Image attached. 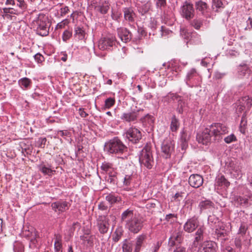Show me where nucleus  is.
<instances>
[{
    "label": "nucleus",
    "mask_w": 252,
    "mask_h": 252,
    "mask_svg": "<svg viewBox=\"0 0 252 252\" xmlns=\"http://www.w3.org/2000/svg\"><path fill=\"white\" fill-rule=\"evenodd\" d=\"M215 185L216 187H218V189H226L229 186L230 183L226 180L224 176L221 175L216 178Z\"/></svg>",
    "instance_id": "nucleus-23"
},
{
    "label": "nucleus",
    "mask_w": 252,
    "mask_h": 252,
    "mask_svg": "<svg viewBox=\"0 0 252 252\" xmlns=\"http://www.w3.org/2000/svg\"><path fill=\"white\" fill-rule=\"evenodd\" d=\"M18 83L19 86L23 90H27L30 89L32 85V80L27 77L21 78L18 80Z\"/></svg>",
    "instance_id": "nucleus-27"
},
{
    "label": "nucleus",
    "mask_w": 252,
    "mask_h": 252,
    "mask_svg": "<svg viewBox=\"0 0 252 252\" xmlns=\"http://www.w3.org/2000/svg\"><path fill=\"white\" fill-rule=\"evenodd\" d=\"M153 117L151 115H150L149 114L146 115L144 117L141 118V121L142 122H144V121H146L147 120L150 119L152 121H153Z\"/></svg>",
    "instance_id": "nucleus-59"
},
{
    "label": "nucleus",
    "mask_w": 252,
    "mask_h": 252,
    "mask_svg": "<svg viewBox=\"0 0 252 252\" xmlns=\"http://www.w3.org/2000/svg\"><path fill=\"white\" fill-rule=\"evenodd\" d=\"M217 244L210 241H205L199 247L198 252H216Z\"/></svg>",
    "instance_id": "nucleus-18"
},
{
    "label": "nucleus",
    "mask_w": 252,
    "mask_h": 252,
    "mask_svg": "<svg viewBox=\"0 0 252 252\" xmlns=\"http://www.w3.org/2000/svg\"><path fill=\"white\" fill-rule=\"evenodd\" d=\"M74 35L78 39L82 40L85 38V32L82 28L77 27L75 28Z\"/></svg>",
    "instance_id": "nucleus-33"
},
{
    "label": "nucleus",
    "mask_w": 252,
    "mask_h": 252,
    "mask_svg": "<svg viewBox=\"0 0 252 252\" xmlns=\"http://www.w3.org/2000/svg\"><path fill=\"white\" fill-rule=\"evenodd\" d=\"M189 185L194 188L201 187L203 183V178L199 174H191L189 178Z\"/></svg>",
    "instance_id": "nucleus-20"
},
{
    "label": "nucleus",
    "mask_w": 252,
    "mask_h": 252,
    "mask_svg": "<svg viewBox=\"0 0 252 252\" xmlns=\"http://www.w3.org/2000/svg\"><path fill=\"white\" fill-rule=\"evenodd\" d=\"M168 96H170L171 97V98L174 100L175 99L177 100L180 97V96L177 95L176 94H172V93H169L168 94Z\"/></svg>",
    "instance_id": "nucleus-63"
},
{
    "label": "nucleus",
    "mask_w": 252,
    "mask_h": 252,
    "mask_svg": "<svg viewBox=\"0 0 252 252\" xmlns=\"http://www.w3.org/2000/svg\"><path fill=\"white\" fill-rule=\"evenodd\" d=\"M214 203L209 200H205L200 202L198 207L200 212L201 213L203 210L208 209L213 207Z\"/></svg>",
    "instance_id": "nucleus-29"
},
{
    "label": "nucleus",
    "mask_w": 252,
    "mask_h": 252,
    "mask_svg": "<svg viewBox=\"0 0 252 252\" xmlns=\"http://www.w3.org/2000/svg\"><path fill=\"white\" fill-rule=\"evenodd\" d=\"M198 75L195 69L191 68L187 73L186 78V83L190 87L194 85V78Z\"/></svg>",
    "instance_id": "nucleus-25"
},
{
    "label": "nucleus",
    "mask_w": 252,
    "mask_h": 252,
    "mask_svg": "<svg viewBox=\"0 0 252 252\" xmlns=\"http://www.w3.org/2000/svg\"><path fill=\"white\" fill-rule=\"evenodd\" d=\"M199 226V221L195 217H192L187 220L184 225V230L188 233H191Z\"/></svg>",
    "instance_id": "nucleus-15"
},
{
    "label": "nucleus",
    "mask_w": 252,
    "mask_h": 252,
    "mask_svg": "<svg viewBox=\"0 0 252 252\" xmlns=\"http://www.w3.org/2000/svg\"><path fill=\"white\" fill-rule=\"evenodd\" d=\"M34 58L38 63H41L43 61H44V57L39 53L35 54L34 56Z\"/></svg>",
    "instance_id": "nucleus-51"
},
{
    "label": "nucleus",
    "mask_w": 252,
    "mask_h": 252,
    "mask_svg": "<svg viewBox=\"0 0 252 252\" xmlns=\"http://www.w3.org/2000/svg\"><path fill=\"white\" fill-rule=\"evenodd\" d=\"M234 243L236 247L240 250L242 247L241 239L240 238H236Z\"/></svg>",
    "instance_id": "nucleus-55"
},
{
    "label": "nucleus",
    "mask_w": 252,
    "mask_h": 252,
    "mask_svg": "<svg viewBox=\"0 0 252 252\" xmlns=\"http://www.w3.org/2000/svg\"><path fill=\"white\" fill-rule=\"evenodd\" d=\"M126 137L132 143H137L142 137L141 133L136 128H130L126 132Z\"/></svg>",
    "instance_id": "nucleus-13"
},
{
    "label": "nucleus",
    "mask_w": 252,
    "mask_h": 252,
    "mask_svg": "<svg viewBox=\"0 0 252 252\" xmlns=\"http://www.w3.org/2000/svg\"><path fill=\"white\" fill-rule=\"evenodd\" d=\"M228 232L224 229V226L222 225L220 228H217L215 231V236L218 239H220L221 242L225 241L227 236Z\"/></svg>",
    "instance_id": "nucleus-26"
},
{
    "label": "nucleus",
    "mask_w": 252,
    "mask_h": 252,
    "mask_svg": "<svg viewBox=\"0 0 252 252\" xmlns=\"http://www.w3.org/2000/svg\"><path fill=\"white\" fill-rule=\"evenodd\" d=\"M162 156L165 158H170L174 150V142L170 139L163 140L161 146Z\"/></svg>",
    "instance_id": "nucleus-10"
},
{
    "label": "nucleus",
    "mask_w": 252,
    "mask_h": 252,
    "mask_svg": "<svg viewBox=\"0 0 252 252\" xmlns=\"http://www.w3.org/2000/svg\"><path fill=\"white\" fill-rule=\"evenodd\" d=\"M39 170L42 172L44 175L51 176L53 173L55 172L51 168L49 165H46L44 163H42L38 166Z\"/></svg>",
    "instance_id": "nucleus-28"
},
{
    "label": "nucleus",
    "mask_w": 252,
    "mask_h": 252,
    "mask_svg": "<svg viewBox=\"0 0 252 252\" xmlns=\"http://www.w3.org/2000/svg\"><path fill=\"white\" fill-rule=\"evenodd\" d=\"M218 220L219 219L215 217V216L213 215V216H210L209 217H208V221H211V222H214L215 223H216L217 221H218Z\"/></svg>",
    "instance_id": "nucleus-61"
},
{
    "label": "nucleus",
    "mask_w": 252,
    "mask_h": 252,
    "mask_svg": "<svg viewBox=\"0 0 252 252\" xmlns=\"http://www.w3.org/2000/svg\"><path fill=\"white\" fill-rule=\"evenodd\" d=\"M184 239V232L183 231L178 230L174 231L169 239V245L171 247L176 245V243L181 244Z\"/></svg>",
    "instance_id": "nucleus-17"
},
{
    "label": "nucleus",
    "mask_w": 252,
    "mask_h": 252,
    "mask_svg": "<svg viewBox=\"0 0 252 252\" xmlns=\"http://www.w3.org/2000/svg\"><path fill=\"white\" fill-rule=\"evenodd\" d=\"M195 11L205 17L210 15V7L209 4L202 0H197L194 2Z\"/></svg>",
    "instance_id": "nucleus-12"
},
{
    "label": "nucleus",
    "mask_w": 252,
    "mask_h": 252,
    "mask_svg": "<svg viewBox=\"0 0 252 252\" xmlns=\"http://www.w3.org/2000/svg\"><path fill=\"white\" fill-rule=\"evenodd\" d=\"M115 99L114 98L109 97L107 98L105 100L104 109H109L115 104Z\"/></svg>",
    "instance_id": "nucleus-40"
},
{
    "label": "nucleus",
    "mask_w": 252,
    "mask_h": 252,
    "mask_svg": "<svg viewBox=\"0 0 252 252\" xmlns=\"http://www.w3.org/2000/svg\"><path fill=\"white\" fill-rule=\"evenodd\" d=\"M233 200L237 206L247 208L252 205V193L249 192L244 196H235Z\"/></svg>",
    "instance_id": "nucleus-8"
},
{
    "label": "nucleus",
    "mask_w": 252,
    "mask_h": 252,
    "mask_svg": "<svg viewBox=\"0 0 252 252\" xmlns=\"http://www.w3.org/2000/svg\"><path fill=\"white\" fill-rule=\"evenodd\" d=\"M14 252H23L24 248L22 244L19 242H15L13 245Z\"/></svg>",
    "instance_id": "nucleus-42"
},
{
    "label": "nucleus",
    "mask_w": 252,
    "mask_h": 252,
    "mask_svg": "<svg viewBox=\"0 0 252 252\" xmlns=\"http://www.w3.org/2000/svg\"><path fill=\"white\" fill-rule=\"evenodd\" d=\"M132 243L129 240L125 239L122 243L123 252H132Z\"/></svg>",
    "instance_id": "nucleus-30"
},
{
    "label": "nucleus",
    "mask_w": 252,
    "mask_h": 252,
    "mask_svg": "<svg viewBox=\"0 0 252 252\" xmlns=\"http://www.w3.org/2000/svg\"><path fill=\"white\" fill-rule=\"evenodd\" d=\"M228 132L227 127L222 124L214 123L205 128L201 132L196 135V140L199 143L207 145L213 137L215 141H219L222 138V135Z\"/></svg>",
    "instance_id": "nucleus-1"
},
{
    "label": "nucleus",
    "mask_w": 252,
    "mask_h": 252,
    "mask_svg": "<svg viewBox=\"0 0 252 252\" xmlns=\"http://www.w3.org/2000/svg\"><path fill=\"white\" fill-rule=\"evenodd\" d=\"M69 12V9L68 6H65L60 9L61 16L63 17Z\"/></svg>",
    "instance_id": "nucleus-52"
},
{
    "label": "nucleus",
    "mask_w": 252,
    "mask_h": 252,
    "mask_svg": "<svg viewBox=\"0 0 252 252\" xmlns=\"http://www.w3.org/2000/svg\"><path fill=\"white\" fill-rule=\"evenodd\" d=\"M35 23L37 25V34L42 36L47 35L49 33V22L47 18L43 15L39 16Z\"/></svg>",
    "instance_id": "nucleus-7"
},
{
    "label": "nucleus",
    "mask_w": 252,
    "mask_h": 252,
    "mask_svg": "<svg viewBox=\"0 0 252 252\" xmlns=\"http://www.w3.org/2000/svg\"><path fill=\"white\" fill-rule=\"evenodd\" d=\"M223 3L222 2L221 0H212V7L213 9H214V7H215L217 9L215 11L218 12V9L223 7Z\"/></svg>",
    "instance_id": "nucleus-41"
},
{
    "label": "nucleus",
    "mask_w": 252,
    "mask_h": 252,
    "mask_svg": "<svg viewBox=\"0 0 252 252\" xmlns=\"http://www.w3.org/2000/svg\"><path fill=\"white\" fill-rule=\"evenodd\" d=\"M247 229L248 228L245 225L242 224L239 228V233L242 235H245L246 233Z\"/></svg>",
    "instance_id": "nucleus-53"
},
{
    "label": "nucleus",
    "mask_w": 252,
    "mask_h": 252,
    "mask_svg": "<svg viewBox=\"0 0 252 252\" xmlns=\"http://www.w3.org/2000/svg\"><path fill=\"white\" fill-rule=\"evenodd\" d=\"M117 32L119 37L125 43L130 41L132 38V33L126 28H119L117 29Z\"/></svg>",
    "instance_id": "nucleus-16"
},
{
    "label": "nucleus",
    "mask_w": 252,
    "mask_h": 252,
    "mask_svg": "<svg viewBox=\"0 0 252 252\" xmlns=\"http://www.w3.org/2000/svg\"><path fill=\"white\" fill-rule=\"evenodd\" d=\"M124 17L126 21L129 22H133L135 14L131 7H126L123 8Z\"/></svg>",
    "instance_id": "nucleus-21"
},
{
    "label": "nucleus",
    "mask_w": 252,
    "mask_h": 252,
    "mask_svg": "<svg viewBox=\"0 0 252 252\" xmlns=\"http://www.w3.org/2000/svg\"><path fill=\"white\" fill-rule=\"evenodd\" d=\"M176 216L174 214H169L165 217V220L170 223H172L175 221V218H176Z\"/></svg>",
    "instance_id": "nucleus-47"
},
{
    "label": "nucleus",
    "mask_w": 252,
    "mask_h": 252,
    "mask_svg": "<svg viewBox=\"0 0 252 252\" xmlns=\"http://www.w3.org/2000/svg\"><path fill=\"white\" fill-rule=\"evenodd\" d=\"M100 168L102 170L105 172H107L113 170V164L108 162H104L102 163Z\"/></svg>",
    "instance_id": "nucleus-38"
},
{
    "label": "nucleus",
    "mask_w": 252,
    "mask_h": 252,
    "mask_svg": "<svg viewBox=\"0 0 252 252\" xmlns=\"http://www.w3.org/2000/svg\"><path fill=\"white\" fill-rule=\"evenodd\" d=\"M72 35V32L69 31H65L63 34V41H66L70 38Z\"/></svg>",
    "instance_id": "nucleus-49"
},
{
    "label": "nucleus",
    "mask_w": 252,
    "mask_h": 252,
    "mask_svg": "<svg viewBox=\"0 0 252 252\" xmlns=\"http://www.w3.org/2000/svg\"><path fill=\"white\" fill-rule=\"evenodd\" d=\"M180 13L181 16L186 20H191L195 15V7H193V4L191 1L186 0L180 7Z\"/></svg>",
    "instance_id": "nucleus-5"
},
{
    "label": "nucleus",
    "mask_w": 252,
    "mask_h": 252,
    "mask_svg": "<svg viewBox=\"0 0 252 252\" xmlns=\"http://www.w3.org/2000/svg\"><path fill=\"white\" fill-rule=\"evenodd\" d=\"M160 29L162 36L166 35V34H168L169 32H170V31L166 29L163 26H161Z\"/></svg>",
    "instance_id": "nucleus-58"
},
{
    "label": "nucleus",
    "mask_w": 252,
    "mask_h": 252,
    "mask_svg": "<svg viewBox=\"0 0 252 252\" xmlns=\"http://www.w3.org/2000/svg\"><path fill=\"white\" fill-rule=\"evenodd\" d=\"M204 20L202 18H195L190 22V25L195 30H199L203 26Z\"/></svg>",
    "instance_id": "nucleus-32"
},
{
    "label": "nucleus",
    "mask_w": 252,
    "mask_h": 252,
    "mask_svg": "<svg viewBox=\"0 0 252 252\" xmlns=\"http://www.w3.org/2000/svg\"><path fill=\"white\" fill-rule=\"evenodd\" d=\"M121 221L125 223V227L130 232L137 234L140 232L144 226L143 219L133 216V211L127 209L122 213Z\"/></svg>",
    "instance_id": "nucleus-2"
},
{
    "label": "nucleus",
    "mask_w": 252,
    "mask_h": 252,
    "mask_svg": "<svg viewBox=\"0 0 252 252\" xmlns=\"http://www.w3.org/2000/svg\"><path fill=\"white\" fill-rule=\"evenodd\" d=\"M124 231L122 228L116 229L114 232L113 236L112 239L115 242H117L122 237Z\"/></svg>",
    "instance_id": "nucleus-34"
},
{
    "label": "nucleus",
    "mask_w": 252,
    "mask_h": 252,
    "mask_svg": "<svg viewBox=\"0 0 252 252\" xmlns=\"http://www.w3.org/2000/svg\"><path fill=\"white\" fill-rule=\"evenodd\" d=\"M3 11L5 14L9 13L11 14L19 15L21 13L18 10H14L13 8H3Z\"/></svg>",
    "instance_id": "nucleus-43"
},
{
    "label": "nucleus",
    "mask_w": 252,
    "mask_h": 252,
    "mask_svg": "<svg viewBox=\"0 0 252 252\" xmlns=\"http://www.w3.org/2000/svg\"><path fill=\"white\" fill-rule=\"evenodd\" d=\"M181 147L182 150H185L188 147V143L186 141V139L185 138L183 137V136H182L181 139Z\"/></svg>",
    "instance_id": "nucleus-50"
},
{
    "label": "nucleus",
    "mask_w": 252,
    "mask_h": 252,
    "mask_svg": "<svg viewBox=\"0 0 252 252\" xmlns=\"http://www.w3.org/2000/svg\"><path fill=\"white\" fill-rule=\"evenodd\" d=\"M110 3L109 0H105L94 8L102 14H106L110 9Z\"/></svg>",
    "instance_id": "nucleus-24"
},
{
    "label": "nucleus",
    "mask_w": 252,
    "mask_h": 252,
    "mask_svg": "<svg viewBox=\"0 0 252 252\" xmlns=\"http://www.w3.org/2000/svg\"><path fill=\"white\" fill-rule=\"evenodd\" d=\"M248 71L249 67L246 64H240L238 66V72L240 76H245Z\"/></svg>",
    "instance_id": "nucleus-37"
},
{
    "label": "nucleus",
    "mask_w": 252,
    "mask_h": 252,
    "mask_svg": "<svg viewBox=\"0 0 252 252\" xmlns=\"http://www.w3.org/2000/svg\"><path fill=\"white\" fill-rule=\"evenodd\" d=\"M161 245V242H157L156 244H154V245L151 248V252H158L159 249Z\"/></svg>",
    "instance_id": "nucleus-48"
},
{
    "label": "nucleus",
    "mask_w": 252,
    "mask_h": 252,
    "mask_svg": "<svg viewBox=\"0 0 252 252\" xmlns=\"http://www.w3.org/2000/svg\"><path fill=\"white\" fill-rule=\"evenodd\" d=\"M156 6L157 8L161 9L166 5V0H155Z\"/></svg>",
    "instance_id": "nucleus-44"
},
{
    "label": "nucleus",
    "mask_w": 252,
    "mask_h": 252,
    "mask_svg": "<svg viewBox=\"0 0 252 252\" xmlns=\"http://www.w3.org/2000/svg\"><path fill=\"white\" fill-rule=\"evenodd\" d=\"M139 161L141 166L147 169H151L154 164V160L151 150L149 145L145 146L141 151L139 155Z\"/></svg>",
    "instance_id": "nucleus-4"
},
{
    "label": "nucleus",
    "mask_w": 252,
    "mask_h": 252,
    "mask_svg": "<svg viewBox=\"0 0 252 252\" xmlns=\"http://www.w3.org/2000/svg\"><path fill=\"white\" fill-rule=\"evenodd\" d=\"M96 222L97 226L99 232L102 234L107 233L110 226L109 223V219L107 217V216L105 215L98 216L96 220Z\"/></svg>",
    "instance_id": "nucleus-11"
},
{
    "label": "nucleus",
    "mask_w": 252,
    "mask_h": 252,
    "mask_svg": "<svg viewBox=\"0 0 252 252\" xmlns=\"http://www.w3.org/2000/svg\"><path fill=\"white\" fill-rule=\"evenodd\" d=\"M98 208L102 211H105L106 212L108 211V207L103 202H101L98 205Z\"/></svg>",
    "instance_id": "nucleus-57"
},
{
    "label": "nucleus",
    "mask_w": 252,
    "mask_h": 252,
    "mask_svg": "<svg viewBox=\"0 0 252 252\" xmlns=\"http://www.w3.org/2000/svg\"><path fill=\"white\" fill-rule=\"evenodd\" d=\"M68 203L64 201H58L51 204L52 209L59 213L64 212L69 209Z\"/></svg>",
    "instance_id": "nucleus-19"
},
{
    "label": "nucleus",
    "mask_w": 252,
    "mask_h": 252,
    "mask_svg": "<svg viewBox=\"0 0 252 252\" xmlns=\"http://www.w3.org/2000/svg\"><path fill=\"white\" fill-rule=\"evenodd\" d=\"M252 105V99L249 96L243 97L239 100V104L237 105L236 111L241 113L244 110H249Z\"/></svg>",
    "instance_id": "nucleus-14"
},
{
    "label": "nucleus",
    "mask_w": 252,
    "mask_h": 252,
    "mask_svg": "<svg viewBox=\"0 0 252 252\" xmlns=\"http://www.w3.org/2000/svg\"><path fill=\"white\" fill-rule=\"evenodd\" d=\"M116 39L112 34H108L102 37L98 42V47L101 50H111L116 44Z\"/></svg>",
    "instance_id": "nucleus-6"
},
{
    "label": "nucleus",
    "mask_w": 252,
    "mask_h": 252,
    "mask_svg": "<svg viewBox=\"0 0 252 252\" xmlns=\"http://www.w3.org/2000/svg\"><path fill=\"white\" fill-rule=\"evenodd\" d=\"M147 238L146 234H142L137 236L135 239L133 252H140L141 249Z\"/></svg>",
    "instance_id": "nucleus-22"
},
{
    "label": "nucleus",
    "mask_w": 252,
    "mask_h": 252,
    "mask_svg": "<svg viewBox=\"0 0 252 252\" xmlns=\"http://www.w3.org/2000/svg\"><path fill=\"white\" fill-rule=\"evenodd\" d=\"M236 140V136L233 134H231L230 135L227 136L224 139L225 142L227 144L235 141Z\"/></svg>",
    "instance_id": "nucleus-46"
},
{
    "label": "nucleus",
    "mask_w": 252,
    "mask_h": 252,
    "mask_svg": "<svg viewBox=\"0 0 252 252\" xmlns=\"http://www.w3.org/2000/svg\"><path fill=\"white\" fill-rule=\"evenodd\" d=\"M46 141V138L45 137L39 138L38 141V143H39V147H40L41 148H44Z\"/></svg>",
    "instance_id": "nucleus-54"
},
{
    "label": "nucleus",
    "mask_w": 252,
    "mask_h": 252,
    "mask_svg": "<svg viewBox=\"0 0 252 252\" xmlns=\"http://www.w3.org/2000/svg\"><path fill=\"white\" fill-rule=\"evenodd\" d=\"M56 239L54 243L55 252H62V245L61 243V238L60 236L56 235Z\"/></svg>",
    "instance_id": "nucleus-35"
},
{
    "label": "nucleus",
    "mask_w": 252,
    "mask_h": 252,
    "mask_svg": "<svg viewBox=\"0 0 252 252\" xmlns=\"http://www.w3.org/2000/svg\"><path fill=\"white\" fill-rule=\"evenodd\" d=\"M120 199V197L113 194H109L106 196V200L111 204L119 201Z\"/></svg>",
    "instance_id": "nucleus-39"
},
{
    "label": "nucleus",
    "mask_w": 252,
    "mask_h": 252,
    "mask_svg": "<svg viewBox=\"0 0 252 252\" xmlns=\"http://www.w3.org/2000/svg\"><path fill=\"white\" fill-rule=\"evenodd\" d=\"M131 177L130 175H126L124 178V184L126 186H128L130 185Z\"/></svg>",
    "instance_id": "nucleus-56"
},
{
    "label": "nucleus",
    "mask_w": 252,
    "mask_h": 252,
    "mask_svg": "<svg viewBox=\"0 0 252 252\" xmlns=\"http://www.w3.org/2000/svg\"><path fill=\"white\" fill-rule=\"evenodd\" d=\"M58 134L60 135L61 136L63 137L64 136H68L69 132L67 130H59L58 131Z\"/></svg>",
    "instance_id": "nucleus-64"
},
{
    "label": "nucleus",
    "mask_w": 252,
    "mask_h": 252,
    "mask_svg": "<svg viewBox=\"0 0 252 252\" xmlns=\"http://www.w3.org/2000/svg\"><path fill=\"white\" fill-rule=\"evenodd\" d=\"M79 114L82 118H86L88 115V114L84 111V109L82 108H80L79 109Z\"/></svg>",
    "instance_id": "nucleus-60"
},
{
    "label": "nucleus",
    "mask_w": 252,
    "mask_h": 252,
    "mask_svg": "<svg viewBox=\"0 0 252 252\" xmlns=\"http://www.w3.org/2000/svg\"><path fill=\"white\" fill-rule=\"evenodd\" d=\"M18 2V6L22 10V13L27 9V5L25 3L24 0H16Z\"/></svg>",
    "instance_id": "nucleus-45"
},
{
    "label": "nucleus",
    "mask_w": 252,
    "mask_h": 252,
    "mask_svg": "<svg viewBox=\"0 0 252 252\" xmlns=\"http://www.w3.org/2000/svg\"><path fill=\"white\" fill-rule=\"evenodd\" d=\"M104 150L109 154L119 155L127 152V148L118 137H114L105 143Z\"/></svg>",
    "instance_id": "nucleus-3"
},
{
    "label": "nucleus",
    "mask_w": 252,
    "mask_h": 252,
    "mask_svg": "<svg viewBox=\"0 0 252 252\" xmlns=\"http://www.w3.org/2000/svg\"><path fill=\"white\" fill-rule=\"evenodd\" d=\"M174 252H186V249L184 247H179L176 248Z\"/></svg>",
    "instance_id": "nucleus-62"
},
{
    "label": "nucleus",
    "mask_w": 252,
    "mask_h": 252,
    "mask_svg": "<svg viewBox=\"0 0 252 252\" xmlns=\"http://www.w3.org/2000/svg\"><path fill=\"white\" fill-rule=\"evenodd\" d=\"M195 237L194 238V242H199L203 240V229L202 227H200L197 229V231L195 232Z\"/></svg>",
    "instance_id": "nucleus-36"
},
{
    "label": "nucleus",
    "mask_w": 252,
    "mask_h": 252,
    "mask_svg": "<svg viewBox=\"0 0 252 252\" xmlns=\"http://www.w3.org/2000/svg\"><path fill=\"white\" fill-rule=\"evenodd\" d=\"M143 111V109L135 107L134 108H131L129 111L124 113L122 115L121 119L127 122H133L136 121L140 117Z\"/></svg>",
    "instance_id": "nucleus-9"
},
{
    "label": "nucleus",
    "mask_w": 252,
    "mask_h": 252,
    "mask_svg": "<svg viewBox=\"0 0 252 252\" xmlns=\"http://www.w3.org/2000/svg\"><path fill=\"white\" fill-rule=\"evenodd\" d=\"M180 126V123L178 119L175 115H173L171 118L170 124V129L172 132H176Z\"/></svg>",
    "instance_id": "nucleus-31"
}]
</instances>
